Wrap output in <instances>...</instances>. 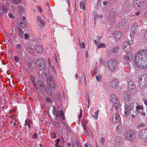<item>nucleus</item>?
<instances>
[{
	"label": "nucleus",
	"mask_w": 147,
	"mask_h": 147,
	"mask_svg": "<svg viewBox=\"0 0 147 147\" xmlns=\"http://www.w3.org/2000/svg\"><path fill=\"white\" fill-rule=\"evenodd\" d=\"M135 65L140 69L147 67V50H143L137 53L135 56Z\"/></svg>",
	"instance_id": "obj_1"
},
{
	"label": "nucleus",
	"mask_w": 147,
	"mask_h": 147,
	"mask_svg": "<svg viewBox=\"0 0 147 147\" xmlns=\"http://www.w3.org/2000/svg\"><path fill=\"white\" fill-rule=\"evenodd\" d=\"M138 106L137 103L131 102L126 103L125 105V113L127 115H131L132 117L135 116L137 114L136 107Z\"/></svg>",
	"instance_id": "obj_2"
},
{
	"label": "nucleus",
	"mask_w": 147,
	"mask_h": 147,
	"mask_svg": "<svg viewBox=\"0 0 147 147\" xmlns=\"http://www.w3.org/2000/svg\"><path fill=\"white\" fill-rule=\"evenodd\" d=\"M117 63L114 59H111L107 62L109 69L113 72H115L117 70Z\"/></svg>",
	"instance_id": "obj_3"
},
{
	"label": "nucleus",
	"mask_w": 147,
	"mask_h": 147,
	"mask_svg": "<svg viewBox=\"0 0 147 147\" xmlns=\"http://www.w3.org/2000/svg\"><path fill=\"white\" fill-rule=\"evenodd\" d=\"M134 5L136 8L138 10L143 9L146 6V4L143 0H134Z\"/></svg>",
	"instance_id": "obj_4"
},
{
	"label": "nucleus",
	"mask_w": 147,
	"mask_h": 147,
	"mask_svg": "<svg viewBox=\"0 0 147 147\" xmlns=\"http://www.w3.org/2000/svg\"><path fill=\"white\" fill-rule=\"evenodd\" d=\"M136 137L135 133L133 131H127L125 134V138L131 142H134Z\"/></svg>",
	"instance_id": "obj_5"
},
{
	"label": "nucleus",
	"mask_w": 147,
	"mask_h": 147,
	"mask_svg": "<svg viewBox=\"0 0 147 147\" xmlns=\"http://www.w3.org/2000/svg\"><path fill=\"white\" fill-rule=\"evenodd\" d=\"M147 78L145 75H143L140 77L139 79V85L141 88H144L146 86Z\"/></svg>",
	"instance_id": "obj_6"
},
{
	"label": "nucleus",
	"mask_w": 147,
	"mask_h": 147,
	"mask_svg": "<svg viewBox=\"0 0 147 147\" xmlns=\"http://www.w3.org/2000/svg\"><path fill=\"white\" fill-rule=\"evenodd\" d=\"M111 99L112 102L114 104L115 107L116 108H118L119 106V100L117 95H111Z\"/></svg>",
	"instance_id": "obj_7"
},
{
	"label": "nucleus",
	"mask_w": 147,
	"mask_h": 147,
	"mask_svg": "<svg viewBox=\"0 0 147 147\" xmlns=\"http://www.w3.org/2000/svg\"><path fill=\"white\" fill-rule=\"evenodd\" d=\"M36 66L38 69H42L45 67L46 62L44 60L39 59L36 61Z\"/></svg>",
	"instance_id": "obj_8"
},
{
	"label": "nucleus",
	"mask_w": 147,
	"mask_h": 147,
	"mask_svg": "<svg viewBox=\"0 0 147 147\" xmlns=\"http://www.w3.org/2000/svg\"><path fill=\"white\" fill-rule=\"evenodd\" d=\"M47 81L48 84L51 88H54L55 87V83L52 76L49 75L47 79Z\"/></svg>",
	"instance_id": "obj_9"
},
{
	"label": "nucleus",
	"mask_w": 147,
	"mask_h": 147,
	"mask_svg": "<svg viewBox=\"0 0 147 147\" xmlns=\"http://www.w3.org/2000/svg\"><path fill=\"white\" fill-rule=\"evenodd\" d=\"M139 137L142 139L145 140L147 139V128L141 131L139 133Z\"/></svg>",
	"instance_id": "obj_10"
},
{
	"label": "nucleus",
	"mask_w": 147,
	"mask_h": 147,
	"mask_svg": "<svg viewBox=\"0 0 147 147\" xmlns=\"http://www.w3.org/2000/svg\"><path fill=\"white\" fill-rule=\"evenodd\" d=\"M37 84L39 88L42 92H46V88L45 84L42 82L39 81L37 82Z\"/></svg>",
	"instance_id": "obj_11"
},
{
	"label": "nucleus",
	"mask_w": 147,
	"mask_h": 147,
	"mask_svg": "<svg viewBox=\"0 0 147 147\" xmlns=\"http://www.w3.org/2000/svg\"><path fill=\"white\" fill-rule=\"evenodd\" d=\"M143 107L142 106H140L138 105L136 107V111H137V113H138L139 114H140L142 116H145V113L143 110Z\"/></svg>",
	"instance_id": "obj_12"
},
{
	"label": "nucleus",
	"mask_w": 147,
	"mask_h": 147,
	"mask_svg": "<svg viewBox=\"0 0 147 147\" xmlns=\"http://www.w3.org/2000/svg\"><path fill=\"white\" fill-rule=\"evenodd\" d=\"M120 120V118L119 115L117 113H115L113 117L112 121L115 123L119 122Z\"/></svg>",
	"instance_id": "obj_13"
},
{
	"label": "nucleus",
	"mask_w": 147,
	"mask_h": 147,
	"mask_svg": "<svg viewBox=\"0 0 147 147\" xmlns=\"http://www.w3.org/2000/svg\"><path fill=\"white\" fill-rule=\"evenodd\" d=\"M111 84L113 87L117 88L118 86V81L117 79H115L111 81Z\"/></svg>",
	"instance_id": "obj_14"
},
{
	"label": "nucleus",
	"mask_w": 147,
	"mask_h": 147,
	"mask_svg": "<svg viewBox=\"0 0 147 147\" xmlns=\"http://www.w3.org/2000/svg\"><path fill=\"white\" fill-rule=\"evenodd\" d=\"M133 55L131 53H128L125 56V59L127 61H131L133 58Z\"/></svg>",
	"instance_id": "obj_15"
},
{
	"label": "nucleus",
	"mask_w": 147,
	"mask_h": 147,
	"mask_svg": "<svg viewBox=\"0 0 147 147\" xmlns=\"http://www.w3.org/2000/svg\"><path fill=\"white\" fill-rule=\"evenodd\" d=\"M130 94L127 92H125L124 94V98L125 100L127 102L130 101L131 100Z\"/></svg>",
	"instance_id": "obj_16"
},
{
	"label": "nucleus",
	"mask_w": 147,
	"mask_h": 147,
	"mask_svg": "<svg viewBox=\"0 0 147 147\" xmlns=\"http://www.w3.org/2000/svg\"><path fill=\"white\" fill-rule=\"evenodd\" d=\"M34 49L35 51L38 53H40L42 51V48L41 46L37 45L35 46Z\"/></svg>",
	"instance_id": "obj_17"
},
{
	"label": "nucleus",
	"mask_w": 147,
	"mask_h": 147,
	"mask_svg": "<svg viewBox=\"0 0 147 147\" xmlns=\"http://www.w3.org/2000/svg\"><path fill=\"white\" fill-rule=\"evenodd\" d=\"M18 25L21 27H25L26 26V22L25 21H24L21 19H18L17 20Z\"/></svg>",
	"instance_id": "obj_18"
},
{
	"label": "nucleus",
	"mask_w": 147,
	"mask_h": 147,
	"mask_svg": "<svg viewBox=\"0 0 147 147\" xmlns=\"http://www.w3.org/2000/svg\"><path fill=\"white\" fill-rule=\"evenodd\" d=\"M121 144V141L120 138L119 136H117L115 138V142L114 143L115 145L116 146H119Z\"/></svg>",
	"instance_id": "obj_19"
},
{
	"label": "nucleus",
	"mask_w": 147,
	"mask_h": 147,
	"mask_svg": "<svg viewBox=\"0 0 147 147\" xmlns=\"http://www.w3.org/2000/svg\"><path fill=\"white\" fill-rule=\"evenodd\" d=\"M18 30L17 32L18 35L20 37H23L24 35V32L19 27L18 28Z\"/></svg>",
	"instance_id": "obj_20"
},
{
	"label": "nucleus",
	"mask_w": 147,
	"mask_h": 147,
	"mask_svg": "<svg viewBox=\"0 0 147 147\" xmlns=\"http://www.w3.org/2000/svg\"><path fill=\"white\" fill-rule=\"evenodd\" d=\"M128 89L129 92L133 94H134L136 91L135 86H128Z\"/></svg>",
	"instance_id": "obj_21"
},
{
	"label": "nucleus",
	"mask_w": 147,
	"mask_h": 147,
	"mask_svg": "<svg viewBox=\"0 0 147 147\" xmlns=\"http://www.w3.org/2000/svg\"><path fill=\"white\" fill-rule=\"evenodd\" d=\"M122 36V33L120 32H117L115 33V39L117 40L120 39Z\"/></svg>",
	"instance_id": "obj_22"
},
{
	"label": "nucleus",
	"mask_w": 147,
	"mask_h": 147,
	"mask_svg": "<svg viewBox=\"0 0 147 147\" xmlns=\"http://www.w3.org/2000/svg\"><path fill=\"white\" fill-rule=\"evenodd\" d=\"M60 115L59 117L60 119L61 120V119L63 120H64V113L63 110H61L59 111Z\"/></svg>",
	"instance_id": "obj_23"
},
{
	"label": "nucleus",
	"mask_w": 147,
	"mask_h": 147,
	"mask_svg": "<svg viewBox=\"0 0 147 147\" xmlns=\"http://www.w3.org/2000/svg\"><path fill=\"white\" fill-rule=\"evenodd\" d=\"M80 9H82L84 10H85V2H80Z\"/></svg>",
	"instance_id": "obj_24"
},
{
	"label": "nucleus",
	"mask_w": 147,
	"mask_h": 147,
	"mask_svg": "<svg viewBox=\"0 0 147 147\" xmlns=\"http://www.w3.org/2000/svg\"><path fill=\"white\" fill-rule=\"evenodd\" d=\"M18 9L20 12H24L25 11V9L21 5H19L18 7Z\"/></svg>",
	"instance_id": "obj_25"
},
{
	"label": "nucleus",
	"mask_w": 147,
	"mask_h": 147,
	"mask_svg": "<svg viewBox=\"0 0 147 147\" xmlns=\"http://www.w3.org/2000/svg\"><path fill=\"white\" fill-rule=\"evenodd\" d=\"M46 91L47 94L49 95H52V93L51 89L49 87L47 86L46 87Z\"/></svg>",
	"instance_id": "obj_26"
},
{
	"label": "nucleus",
	"mask_w": 147,
	"mask_h": 147,
	"mask_svg": "<svg viewBox=\"0 0 147 147\" xmlns=\"http://www.w3.org/2000/svg\"><path fill=\"white\" fill-rule=\"evenodd\" d=\"M125 22L123 20H120L119 23V27H122L125 25Z\"/></svg>",
	"instance_id": "obj_27"
},
{
	"label": "nucleus",
	"mask_w": 147,
	"mask_h": 147,
	"mask_svg": "<svg viewBox=\"0 0 147 147\" xmlns=\"http://www.w3.org/2000/svg\"><path fill=\"white\" fill-rule=\"evenodd\" d=\"M122 130V127L121 125H118L117 127L116 130L118 134H119L121 133Z\"/></svg>",
	"instance_id": "obj_28"
},
{
	"label": "nucleus",
	"mask_w": 147,
	"mask_h": 147,
	"mask_svg": "<svg viewBox=\"0 0 147 147\" xmlns=\"http://www.w3.org/2000/svg\"><path fill=\"white\" fill-rule=\"evenodd\" d=\"M99 111V110H97L96 112L94 113V114L92 115V117L95 119H96L98 118Z\"/></svg>",
	"instance_id": "obj_29"
},
{
	"label": "nucleus",
	"mask_w": 147,
	"mask_h": 147,
	"mask_svg": "<svg viewBox=\"0 0 147 147\" xmlns=\"http://www.w3.org/2000/svg\"><path fill=\"white\" fill-rule=\"evenodd\" d=\"M110 18L111 19H114V16L115 14V12L114 11H113L112 10L110 11Z\"/></svg>",
	"instance_id": "obj_30"
},
{
	"label": "nucleus",
	"mask_w": 147,
	"mask_h": 147,
	"mask_svg": "<svg viewBox=\"0 0 147 147\" xmlns=\"http://www.w3.org/2000/svg\"><path fill=\"white\" fill-rule=\"evenodd\" d=\"M119 49V47H118L113 48L112 50V52L115 54L117 53Z\"/></svg>",
	"instance_id": "obj_31"
},
{
	"label": "nucleus",
	"mask_w": 147,
	"mask_h": 147,
	"mask_svg": "<svg viewBox=\"0 0 147 147\" xmlns=\"http://www.w3.org/2000/svg\"><path fill=\"white\" fill-rule=\"evenodd\" d=\"M28 67L30 68L29 69L32 70L33 68V66L32 65V63L30 61H28Z\"/></svg>",
	"instance_id": "obj_32"
},
{
	"label": "nucleus",
	"mask_w": 147,
	"mask_h": 147,
	"mask_svg": "<svg viewBox=\"0 0 147 147\" xmlns=\"http://www.w3.org/2000/svg\"><path fill=\"white\" fill-rule=\"evenodd\" d=\"M16 47L18 50L20 52L22 51V46L20 44H18L16 45Z\"/></svg>",
	"instance_id": "obj_33"
},
{
	"label": "nucleus",
	"mask_w": 147,
	"mask_h": 147,
	"mask_svg": "<svg viewBox=\"0 0 147 147\" xmlns=\"http://www.w3.org/2000/svg\"><path fill=\"white\" fill-rule=\"evenodd\" d=\"M106 47V45L104 43L99 44L97 45V48H105Z\"/></svg>",
	"instance_id": "obj_34"
},
{
	"label": "nucleus",
	"mask_w": 147,
	"mask_h": 147,
	"mask_svg": "<svg viewBox=\"0 0 147 147\" xmlns=\"http://www.w3.org/2000/svg\"><path fill=\"white\" fill-rule=\"evenodd\" d=\"M1 9L3 12L4 13H5L7 12V9L5 5H3L2 6Z\"/></svg>",
	"instance_id": "obj_35"
},
{
	"label": "nucleus",
	"mask_w": 147,
	"mask_h": 147,
	"mask_svg": "<svg viewBox=\"0 0 147 147\" xmlns=\"http://www.w3.org/2000/svg\"><path fill=\"white\" fill-rule=\"evenodd\" d=\"M27 51L29 52L30 53H33L34 52V50L32 48L28 47L27 48Z\"/></svg>",
	"instance_id": "obj_36"
},
{
	"label": "nucleus",
	"mask_w": 147,
	"mask_h": 147,
	"mask_svg": "<svg viewBox=\"0 0 147 147\" xmlns=\"http://www.w3.org/2000/svg\"><path fill=\"white\" fill-rule=\"evenodd\" d=\"M135 86L134 83L132 80H130L129 81L128 84V86Z\"/></svg>",
	"instance_id": "obj_37"
},
{
	"label": "nucleus",
	"mask_w": 147,
	"mask_h": 147,
	"mask_svg": "<svg viewBox=\"0 0 147 147\" xmlns=\"http://www.w3.org/2000/svg\"><path fill=\"white\" fill-rule=\"evenodd\" d=\"M96 79L97 81H100L102 80V77L100 75H98L96 77Z\"/></svg>",
	"instance_id": "obj_38"
},
{
	"label": "nucleus",
	"mask_w": 147,
	"mask_h": 147,
	"mask_svg": "<svg viewBox=\"0 0 147 147\" xmlns=\"http://www.w3.org/2000/svg\"><path fill=\"white\" fill-rule=\"evenodd\" d=\"M129 6L128 5V4H125L124 5V10L125 11H127L129 9Z\"/></svg>",
	"instance_id": "obj_39"
},
{
	"label": "nucleus",
	"mask_w": 147,
	"mask_h": 147,
	"mask_svg": "<svg viewBox=\"0 0 147 147\" xmlns=\"http://www.w3.org/2000/svg\"><path fill=\"white\" fill-rule=\"evenodd\" d=\"M136 31V30H133V29H131V36H133L135 34Z\"/></svg>",
	"instance_id": "obj_40"
},
{
	"label": "nucleus",
	"mask_w": 147,
	"mask_h": 147,
	"mask_svg": "<svg viewBox=\"0 0 147 147\" xmlns=\"http://www.w3.org/2000/svg\"><path fill=\"white\" fill-rule=\"evenodd\" d=\"M24 37L25 39H28L29 38V36L28 33H26L24 34Z\"/></svg>",
	"instance_id": "obj_41"
},
{
	"label": "nucleus",
	"mask_w": 147,
	"mask_h": 147,
	"mask_svg": "<svg viewBox=\"0 0 147 147\" xmlns=\"http://www.w3.org/2000/svg\"><path fill=\"white\" fill-rule=\"evenodd\" d=\"M53 113L54 114V115H56V116L57 117V111L55 110V108L54 107H53Z\"/></svg>",
	"instance_id": "obj_42"
},
{
	"label": "nucleus",
	"mask_w": 147,
	"mask_h": 147,
	"mask_svg": "<svg viewBox=\"0 0 147 147\" xmlns=\"http://www.w3.org/2000/svg\"><path fill=\"white\" fill-rule=\"evenodd\" d=\"M45 99L48 102H51L52 101L51 99L50 98L48 97H45Z\"/></svg>",
	"instance_id": "obj_43"
},
{
	"label": "nucleus",
	"mask_w": 147,
	"mask_h": 147,
	"mask_svg": "<svg viewBox=\"0 0 147 147\" xmlns=\"http://www.w3.org/2000/svg\"><path fill=\"white\" fill-rule=\"evenodd\" d=\"M105 142V139L104 138H101V144L102 145H104Z\"/></svg>",
	"instance_id": "obj_44"
},
{
	"label": "nucleus",
	"mask_w": 147,
	"mask_h": 147,
	"mask_svg": "<svg viewBox=\"0 0 147 147\" xmlns=\"http://www.w3.org/2000/svg\"><path fill=\"white\" fill-rule=\"evenodd\" d=\"M129 43L128 42H125L123 44V46L124 47V48L125 49L127 47V46L128 45Z\"/></svg>",
	"instance_id": "obj_45"
},
{
	"label": "nucleus",
	"mask_w": 147,
	"mask_h": 147,
	"mask_svg": "<svg viewBox=\"0 0 147 147\" xmlns=\"http://www.w3.org/2000/svg\"><path fill=\"white\" fill-rule=\"evenodd\" d=\"M94 21H95V20L98 17L97 14L96 12H94Z\"/></svg>",
	"instance_id": "obj_46"
},
{
	"label": "nucleus",
	"mask_w": 147,
	"mask_h": 147,
	"mask_svg": "<svg viewBox=\"0 0 147 147\" xmlns=\"http://www.w3.org/2000/svg\"><path fill=\"white\" fill-rule=\"evenodd\" d=\"M13 3L17 4L20 1V0H12Z\"/></svg>",
	"instance_id": "obj_47"
},
{
	"label": "nucleus",
	"mask_w": 147,
	"mask_h": 147,
	"mask_svg": "<svg viewBox=\"0 0 147 147\" xmlns=\"http://www.w3.org/2000/svg\"><path fill=\"white\" fill-rule=\"evenodd\" d=\"M14 59L15 61L16 62H18L19 60V58L17 56H14Z\"/></svg>",
	"instance_id": "obj_48"
},
{
	"label": "nucleus",
	"mask_w": 147,
	"mask_h": 147,
	"mask_svg": "<svg viewBox=\"0 0 147 147\" xmlns=\"http://www.w3.org/2000/svg\"><path fill=\"white\" fill-rule=\"evenodd\" d=\"M80 113L79 115V116H78V118L79 119L81 117V116L82 115V110L81 109H80Z\"/></svg>",
	"instance_id": "obj_49"
},
{
	"label": "nucleus",
	"mask_w": 147,
	"mask_h": 147,
	"mask_svg": "<svg viewBox=\"0 0 147 147\" xmlns=\"http://www.w3.org/2000/svg\"><path fill=\"white\" fill-rule=\"evenodd\" d=\"M40 21L41 24L42 25L43 27L44 25L45 24V22L44 20H40Z\"/></svg>",
	"instance_id": "obj_50"
},
{
	"label": "nucleus",
	"mask_w": 147,
	"mask_h": 147,
	"mask_svg": "<svg viewBox=\"0 0 147 147\" xmlns=\"http://www.w3.org/2000/svg\"><path fill=\"white\" fill-rule=\"evenodd\" d=\"M37 134L36 133H35L34 134L33 136H32V138L33 139H37Z\"/></svg>",
	"instance_id": "obj_51"
},
{
	"label": "nucleus",
	"mask_w": 147,
	"mask_h": 147,
	"mask_svg": "<svg viewBox=\"0 0 147 147\" xmlns=\"http://www.w3.org/2000/svg\"><path fill=\"white\" fill-rule=\"evenodd\" d=\"M31 80H32V82H33V84H35L36 82H35V79L34 78V77L32 76V77H31Z\"/></svg>",
	"instance_id": "obj_52"
},
{
	"label": "nucleus",
	"mask_w": 147,
	"mask_h": 147,
	"mask_svg": "<svg viewBox=\"0 0 147 147\" xmlns=\"http://www.w3.org/2000/svg\"><path fill=\"white\" fill-rule=\"evenodd\" d=\"M9 17L10 18H12L13 17L12 14L11 13L9 12L8 13Z\"/></svg>",
	"instance_id": "obj_53"
},
{
	"label": "nucleus",
	"mask_w": 147,
	"mask_h": 147,
	"mask_svg": "<svg viewBox=\"0 0 147 147\" xmlns=\"http://www.w3.org/2000/svg\"><path fill=\"white\" fill-rule=\"evenodd\" d=\"M136 25L135 24H134L131 28V29H133V30H136Z\"/></svg>",
	"instance_id": "obj_54"
},
{
	"label": "nucleus",
	"mask_w": 147,
	"mask_h": 147,
	"mask_svg": "<svg viewBox=\"0 0 147 147\" xmlns=\"http://www.w3.org/2000/svg\"><path fill=\"white\" fill-rule=\"evenodd\" d=\"M37 9L38 11H39L40 12V13H41L42 12V10L41 9V8H40V7L38 6L37 7Z\"/></svg>",
	"instance_id": "obj_55"
},
{
	"label": "nucleus",
	"mask_w": 147,
	"mask_h": 147,
	"mask_svg": "<svg viewBox=\"0 0 147 147\" xmlns=\"http://www.w3.org/2000/svg\"><path fill=\"white\" fill-rule=\"evenodd\" d=\"M99 63L101 64H103L104 62L102 59H100L99 60Z\"/></svg>",
	"instance_id": "obj_56"
},
{
	"label": "nucleus",
	"mask_w": 147,
	"mask_h": 147,
	"mask_svg": "<svg viewBox=\"0 0 147 147\" xmlns=\"http://www.w3.org/2000/svg\"><path fill=\"white\" fill-rule=\"evenodd\" d=\"M30 123H31V122L30 121H26L25 125H28L30 124Z\"/></svg>",
	"instance_id": "obj_57"
},
{
	"label": "nucleus",
	"mask_w": 147,
	"mask_h": 147,
	"mask_svg": "<svg viewBox=\"0 0 147 147\" xmlns=\"http://www.w3.org/2000/svg\"><path fill=\"white\" fill-rule=\"evenodd\" d=\"M66 128V129L67 131H69L70 130V128H69V126H66V127L65 126V128Z\"/></svg>",
	"instance_id": "obj_58"
},
{
	"label": "nucleus",
	"mask_w": 147,
	"mask_h": 147,
	"mask_svg": "<svg viewBox=\"0 0 147 147\" xmlns=\"http://www.w3.org/2000/svg\"><path fill=\"white\" fill-rule=\"evenodd\" d=\"M76 144L78 147H81V145L79 142H77Z\"/></svg>",
	"instance_id": "obj_59"
},
{
	"label": "nucleus",
	"mask_w": 147,
	"mask_h": 147,
	"mask_svg": "<svg viewBox=\"0 0 147 147\" xmlns=\"http://www.w3.org/2000/svg\"><path fill=\"white\" fill-rule=\"evenodd\" d=\"M54 59H55V60L56 61V62L58 64V62L57 60V57L56 55H55L54 57Z\"/></svg>",
	"instance_id": "obj_60"
},
{
	"label": "nucleus",
	"mask_w": 147,
	"mask_h": 147,
	"mask_svg": "<svg viewBox=\"0 0 147 147\" xmlns=\"http://www.w3.org/2000/svg\"><path fill=\"white\" fill-rule=\"evenodd\" d=\"M144 38H145L147 40V30L145 32V35H144Z\"/></svg>",
	"instance_id": "obj_61"
},
{
	"label": "nucleus",
	"mask_w": 147,
	"mask_h": 147,
	"mask_svg": "<svg viewBox=\"0 0 147 147\" xmlns=\"http://www.w3.org/2000/svg\"><path fill=\"white\" fill-rule=\"evenodd\" d=\"M93 74H95L97 72V70L96 69H94L93 70Z\"/></svg>",
	"instance_id": "obj_62"
},
{
	"label": "nucleus",
	"mask_w": 147,
	"mask_h": 147,
	"mask_svg": "<svg viewBox=\"0 0 147 147\" xmlns=\"http://www.w3.org/2000/svg\"><path fill=\"white\" fill-rule=\"evenodd\" d=\"M60 139H59V138H58L56 140V143H57V144H59V142H60Z\"/></svg>",
	"instance_id": "obj_63"
},
{
	"label": "nucleus",
	"mask_w": 147,
	"mask_h": 147,
	"mask_svg": "<svg viewBox=\"0 0 147 147\" xmlns=\"http://www.w3.org/2000/svg\"><path fill=\"white\" fill-rule=\"evenodd\" d=\"M144 103L146 105H147V100L146 99L144 100Z\"/></svg>",
	"instance_id": "obj_64"
}]
</instances>
